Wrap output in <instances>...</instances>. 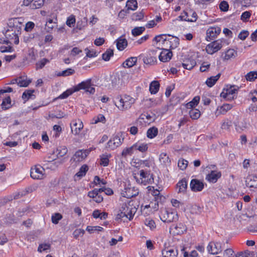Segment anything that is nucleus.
<instances>
[{"label":"nucleus","mask_w":257,"mask_h":257,"mask_svg":"<svg viewBox=\"0 0 257 257\" xmlns=\"http://www.w3.org/2000/svg\"><path fill=\"white\" fill-rule=\"evenodd\" d=\"M21 23L19 21V18H13L9 20L8 25L9 29H8L5 34L7 40L4 41V43L8 44L14 43L17 45L19 43V39L18 35L20 34L21 27Z\"/></svg>","instance_id":"obj_1"},{"label":"nucleus","mask_w":257,"mask_h":257,"mask_svg":"<svg viewBox=\"0 0 257 257\" xmlns=\"http://www.w3.org/2000/svg\"><path fill=\"white\" fill-rule=\"evenodd\" d=\"M138 175H140V178L137 176L136 173L133 174V177L139 184L147 185L152 184L154 182V175L151 173L150 170L142 169L139 171Z\"/></svg>","instance_id":"obj_2"},{"label":"nucleus","mask_w":257,"mask_h":257,"mask_svg":"<svg viewBox=\"0 0 257 257\" xmlns=\"http://www.w3.org/2000/svg\"><path fill=\"white\" fill-rule=\"evenodd\" d=\"M135 101V99L128 95H125L123 98L117 96L115 98V104L119 109L124 110L131 108Z\"/></svg>","instance_id":"obj_3"},{"label":"nucleus","mask_w":257,"mask_h":257,"mask_svg":"<svg viewBox=\"0 0 257 257\" xmlns=\"http://www.w3.org/2000/svg\"><path fill=\"white\" fill-rule=\"evenodd\" d=\"M160 219L165 222L170 223L178 220V214L170 209L164 208L161 210Z\"/></svg>","instance_id":"obj_4"},{"label":"nucleus","mask_w":257,"mask_h":257,"mask_svg":"<svg viewBox=\"0 0 257 257\" xmlns=\"http://www.w3.org/2000/svg\"><path fill=\"white\" fill-rule=\"evenodd\" d=\"M94 84L92 83L91 79H88L85 81L75 85V90L79 91L81 89L85 90V92L90 94H93L95 92Z\"/></svg>","instance_id":"obj_5"},{"label":"nucleus","mask_w":257,"mask_h":257,"mask_svg":"<svg viewBox=\"0 0 257 257\" xmlns=\"http://www.w3.org/2000/svg\"><path fill=\"white\" fill-rule=\"evenodd\" d=\"M119 211L125 215L126 219L131 220L133 218L135 213L136 211V208L135 207H133L130 204L123 203Z\"/></svg>","instance_id":"obj_6"},{"label":"nucleus","mask_w":257,"mask_h":257,"mask_svg":"<svg viewBox=\"0 0 257 257\" xmlns=\"http://www.w3.org/2000/svg\"><path fill=\"white\" fill-rule=\"evenodd\" d=\"M223 41L220 39L214 41L207 45L206 50L208 54H213L217 52L222 47Z\"/></svg>","instance_id":"obj_7"},{"label":"nucleus","mask_w":257,"mask_h":257,"mask_svg":"<svg viewBox=\"0 0 257 257\" xmlns=\"http://www.w3.org/2000/svg\"><path fill=\"white\" fill-rule=\"evenodd\" d=\"M103 188H95L88 193V196L93 199L96 203H99L103 201V198L101 194L104 191Z\"/></svg>","instance_id":"obj_8"},{"label":"nucleus","mask_w":257,"mask_h":257,"mask_svg":"<svg viewBox=\"0 0 257 257\" xmlns=\"http://www.w3.org/2000/svg\"><path fill=\"white\" fill-rule=\"evenodd\" d=\"M123 140V139H121L120 136L116 135L109 140L106 147L113 150L121 145Z\"/></svg>","instance_id":"obj_9"},{"label":"nucleus","mask_w":257,"mask_h":257,"mask_svg":"<svg viewBox=\"0 0 257 257\" xmlns=\"http://www.w3.org/2000/svg\"><path fill=\"white\" fill-rule=\"evenodd\" d=\"M139 194V190L136 189L135 187H132L130 184L128 185L127 187L124 188V190L123 191L122 195L123 197L131 198L135 197Z\"/></svg>","instance_id":"obj_10"},{"label":"nucleus","mask_w":257,"mask_h":257,"mask_svg":"<svg viewBox=\"0 0 257 257\" xmlns=\"http://www.w3.org/2000/svg\"><path fill=\"white\" fill-rule=\"evenodd\" d=\"M221 32L219 27H210L206 31V40L210 41L214 39Z\"/></svg>","instance_id":"obj_11"},{"label":"nucleus","mask_w":257,"mask_h":257,"mask_svg":"<svg viewBox=\"0 0 257 257\" xmlns=\"http://www.w3.org/2000/svg\"><path fill=\"white\" fill-rule=\"evenodd\" d=\"M209 253L212 254H217L222 251L221 244L219 242H210L207 246Z\"/></svg>","instance_id":"obj_12"},{"label":"nucleus","mask_w":257,"mask_h":257,"mask_svg":"<svg viewBox=\"0 0 257 257\" xmlns=\"http://www.w3.org/2000/svg\"><path fill=\"white\" fill-rule=\"evenodd\" d=\"M44 169L41 166H36L31 170V177L34 179H42L43 178Z\"/></svg>","instance_id":"obj_13"},{"label":"nucleus","mask_w":257,"mask_h":257,"mask_svg":"<svg viewBox=\"0 0 257 257\" xmlns=\"http://www.w3.org/2000/svg\"><path fill=\"white\" fill-rule=\"evenodd\" d=\"M204 183L202 181L198 179H192L190 182V188L192 191L194 192H199L204 188Z\"/></svg>","instance_id":"obj_14"},{"label":"nucleus","mask_w":257,"mask_h":257,"mask_svg":"<svg viewBox=\"0 0 257 257\" xmlns=\"http://www.w3.org/2000/svg\"><path fill=\"white\" fill-rule=\"evenodd\" d=\"M191 13H192L191 18H188V12H187L185 11L181 13V15L179 17V18L182 21H185L191 22H196L198 18L196 13L194 11H191Z\"/></svg>","instance_id":"obj_15"},{"label":"nucleus","mask_w":257,"mask_h":257,"mask_svg":"<svg viewBox=\"0 0 257 257\" xmlns=\"http://www.w3.org/2000/svg\"><path fill=\"white\" fill-rule=\"evenodd\" d=\"M162 254L163 257H177L178 252L176 248L167 247L162 250Z\"/></svg>","instance_id":"obj_16"},{"label":"nucleus","mask_w":257,"mask_h":257,"mask_svg":"<svg viewBox=\"0 0 257 257\" xmlns=\"http://www.w3.org/2000/svg\"><path fill=\"white\" fill-rule=\"evenodd\" d=\"M83 127L82 121L80 119L75 120L73 121V125L71 126L72 132L75 135H78Z\"/></svg>","instance_id":"obj_17"},{"label":"nucleus","mask_w":257,"mask_h":257,"mask_svg":"<svg viewBox=\"0 0 257 257\" xmlns=\"http://www.w3.org/2000/svg\"><path fill=\"white\" fill-rule=\"evenodd\" d=\"M173 56L172 52L168 49H163L159 58L161 61L165 62L169 61Z\"/></svg>","instance_id":"obj_18"},{"label":"nucleus","mask_w":257,"mask_h":257,"mask_svg":"<svg viewBox=\"0 0 257 257\" xmlns=\"http://www.w3.org/2000/svg\"><path fill=\"white\" fill-rule=\"evenodd\" d=\"M221 176L220 172L212 171L210 173L206 176V179L210 182L216 183L217 180L221 177Z\"/></svg>","instance_id":"obj_19"},{"label":"nucleus","mask_w":257,"mask_h":257,"mask_svg":"<svg viewBox=\"0 0 257 257\" xmlns=\"http://www.w3.org/2000/svg\"><path fill=\"white\" fill-rule=\"evenodd\" d=\"M245 183L247 187L257 188V176L254 175H248L246 179Z\"/></svg>","instance_id":"obj_20"},{"label":"nucleus","mask_w":257,"mask_h":257,"mask_svg":"<svg viewBox=\"0 0 257 257\" xmlns=\"http://www.w3.org/2000/svg\"><path fill=\"white\" fill-rule=\"evenodd\" d=\"M23 39L25 43H29L34 39L40 41L41 39V37L38 32H36L33 34H26L24 36Z\"/></svg>","instance_id":"obj_21"},{"label":"nucleus","mask_w":257,"mask_h":257,"mask_svg":"<svg viewBox=\"0 0 257 257\" xmlns=\"http://www.w3.org/2000/svg\"><path fill=\"white\" fill-rule=\"evenodd\" d=\"M116 42L117 48L119 51L124 50L127 45V40L122 37H119Z\"/></svg>","instance_id":"obj_22"},{"label":"nucleus","mask_w":257,"mask_h":257,"mask_svg":"<svg viewBox=\"0 0 257 257\" xmlns=\"http://www.w3.org/2000/svg\"><path fill=\"white\" fill-rule=\"evenodd\" d=\"M159 160L162 165L168 166L171 164V160L166 153H161L160 155Z\"/></svg>","instance_id":"obj_23"},{"label":"nucleus","mask_w":257,"mask_h":257,"mask_svg":"<svg viewBox=\"0 0 257 257\" xmlns=\"http://www.w3.org/2000/svg\"><path fill=\"white\" fill-rule=\"evenodd\" d=\"M177 187L179 188L178 193H184L187 188V182L184 178L179 181L177 184Z\"/></svg>","instance_id":"obj_24"},{"label":"nucleus","mask_w":257,"mask_h":257,"mask_svg":"<svg viewBox=\"0 0 257 257\" xmlns=\"http://www.w3.org/2000/svg\"><path fill=\"white\" fill-rule=\"evenodd\" d=\"M137 61V58L136 57H133L126 59L123 63L122 66L123 67L131 68L134 66Z\"/></svg>","instance_id":"obj_25"},{"label":"nucleus","mask_w":257,"mask_h":257,"mask_svg":"<svg viewBox=\"0 0 257 257\" xmlns=\"http://www.w3.org/2000/svg\"><path fill=\"white\" fill-rule=\"evenodd\" d=\"M134 150H138L142 153L146 152L148 149V144L144 143H136L133 145Z\"/></svg>","instance_id":"obj_26"},{"label":"nucleus","mask_w":257,"mask_h":257,"mask_svg":"<svg viewBox=\"0 0 257 257\" xmlns=\"http://www.w3.org/2000/svg\"><path fill=\"white\" fill-rule=\"evenodd\" d=\"M232 107V105L229 104H224L220 107H218L216 111V113L219 115L220 114H225L227 111Z\"/></svg>","instance_id":"obj_27"},{"label":"nucleus","mask_w":257,"mask_h":257,"mask_svg":"<svg viewBox=\"0 0 257 257\" xmlns=\"http://www.w3.org/2000/svg\"><path fill=\"white\" fill-rule=\"evenodd\" d=\"M1 106L3 110H7L11 107V99L10 96H7L3 99Z\"/></svg>","instance_id":"obj_28"},{"label":"nucleus","mask_w":257,"mask_h":257,"mask_svg":"<svg viewBox=\"0 0 257 257\" xmlns=\"http://www.w3.org/2000/svg\"><path fill=\"white\" fill-rule=\"evenodd\" d=\"M221 74L220 73L218 74L215 76H211L210 78H208L206 81V84L207 85L210 87L213 86L216 82L220 78Z\"/></svg>","instance_id":"obj_29"},{"label":"nucleus","mask_w":257,"mask_h":257,"mask_svg":"<svg viewBox=\"0 0 257 257\" xmlns=\"http://www.w3.org/2000/svg\"><path fill=\"white\" fill-rule=\"evenodd\" d=\"M34 92V90H28L27 91H25L22 95V98L25 100V101H27L30 99H34L35 98V95H34L33 93Z\"/></svg>","instance_id":"obj_30"},{"label":"nucleus","mask_w":257,"mask_h":257,"mask_svg":"<svg viewBox=\"0 0 257 257\" xmlns=\"http://www.w3.org/2000/svg\"><path fill=\"white\" fill-rule=\"evenodd\" d=\"M160 84L158 81H153L150 85V91L152 94H156L159 90Z\"/></svg>","instance_id":"obj_31"},{"label":"nucleus","mask_w":257,"mask_h":257,"mask_svg":"<svg viewBox=\"0 0 257 257\" xmlns=\"http://www.w3.org/2000/svg\"><path fill=\"white\" fill-rule=\"evenodd\" d=\"M200 101V96H196L193 99L186 104V107L187 108H193L194 107L197 106Z\"/></svg>","instance_id":"obj_32"},{"label":"nucleus","mask_w":257,"mask_h":257,"mask_svg":"<svg viewBox=\"0 0 257 257\" xmlns=\"http://www.w3.org/2000/svg\"><path fill=\"white\" fill-rule=\"evenodd\" d=\"M86 157V154L84 152H83L81 150H79L75 153L73 156V159L74 161L79 162L84 159Z\"/></svg>","instance_id":"obj_33"},{"label":"nucleus","mask_w":257,"mask_h":257,"mask_svg":"<svg viewBox=\"0 0 257 257\" xmlns=\"http://www.w3.org/2000/svg\"><path fill=\"white\" fill-rule=\"evenodd\" d=\"M111 157V155L103 154L100 156V164L103 166H107L109 164V158Z\"/></svg>","instance_id":"obj_34"},{"label":"nucleus","mask_w":257,"mask_h":257,"mask_svg":"<svg viewBox=\"0 0 257 257\" xmlns=\"http://www.w3.org/2000/svg\"><path fill=\"white\" fill-rule=\"evenodd\" d=\"M31 82L30 80H27L25 77H18V85L20 87H27Z\"/></svg>","instance_id":"obj_35"},{"label":"nucleus","mask_w":257,"mask_h":257,"mask_svg":"<svg viewBox=\"0 0 257 257\" xmlns=\"http://www.w3.org/2000/svg\"><path fill=\"white\" fill-rule=\"evenodd\" d=\"M143 60L146 64L153 65L157 61V59L156 57L149 54L144 57Z\"/></svg>","instance_id":"obj_36"},{"label":"nucleus","mask_w":257,"mask_h":257,"mask_svg":"<svg viewBox=\"0 0 257 257\" xmlns=\"http://www.w3.org/2000/svg\"><path fill=\"white\" fill-rule=\"evenodd\" d=\"M158 128L156 127H152L150 128L147 133L148 138L153 139L155 138L158 134Z\"/></svg>","instance_id":"obj_37"},{"label":"nucleus","mask_w":257,"mask_h":257,"mask_svg":"<svg viewBox=\"0 0 257 257\" xmlns=\"http://www.w3.org/2000/svg\"><path fill=\"white\" fill-rule=\"evenodd\" d=\"M191 109L189 112L190 117L193 119H198L201 115L199 110L195 108Z\"/></svg>","instance_id":"obj_38"},{"label":"nucleus","mask_w":257,"mask_h":257,"mask_svg":"<svg viewBox=\"0 0 257 257\" xmlns=\"http://www.w3.org/2000/svg\"><path fill=\"white\" fill-rule=\"evenodd\" d=\"M126 7L128 10H135L138 8V3L136 0H128L126 2Z\"/></svg>","instance_id":"obj_39"},{"label":"nucleus","mask_w":257,"mask_h":257,"mask_svg":"<svg viewBox=\"0 0 257 257\" xmlns=\"http://www.w3.org/2000/svg\"><path fill=\"white\" fill-rule=\"evenodd\" d=\"M68 150L65 146L59 147L57 148L56 153L58 158L63 157L67 154Z\"/></svg>","instance_id":"obj_40"},{"label":"nucleus","mask_w":257,"mask_h":257,"mask_svg":"<svg viewBox=\"0 0 257 257\" xmlns=\"http://www.w3.org/2000/svg\"><path fill=\"white\" fill-rule=\"evenodd\" d=\"M57 23V18L55 20L49 19L46 24V26L49 30H52L56 25Z\"/></svg>","instance_id":"obj_41"},{"label":"nucleus","mask_w":257,"mask_h":257,"mask_svg":"<svg viewBox=\"0 0 257 257\" xmlns=\"http://www.w3.org/2000/svg\"><path fill=\"white\" fill-rule=\"evenodd\" d=\"M88 170V167L86 165H83L79 169V171L76 174V176L78 177H82L85 175L87 171Z\"/></svg>","instance_id":"obj_42"},{"label":"nucleus","mask_w":257,"mask_h":257,"mask_svg":"<svg viewBox=\"0 0 257 257\" xmlns=\"http://www.w3.org/2000/svg\"><path fill=\"white\" fill-rule=\"evenodd\" d=\"M113 55V51L111 49H107L102 55V59L105 61H108L110 57Z\"/></svg>","instance_id":"obj_43"},{"label":"nucleus","mask_w":257,"mask_h":257,"mask_svg":"<svg viewBox=\"0 0 257 257\" xmlns=\"http://www.w3.org/2000/svg\"><path fill=\"white\" fill-rule=\"evenodd\" d=\"M134 149L133 148V145L130 147L124 149L122 153L121 156L123 157L126 158L127 156H131L133 154Z\"/></svg>","instance_id":"obj_44"},{"label":"nucleus","mask_w":257,"mask_h":257,"mask_svg":"<svg viewBox=\"0 0 257 257\" xmlns=\"http://www.w3.org/2000/svg\"><path fill=\"white\" fill-rule=\"evenodd\" d=\"M75 71L72 68H68L66 70L62 71L61 72H59L57 75L58 76H68L70 75L74 74Z\"/></svg>","instance_id":"obj_45"},{"label":"nucleus","mask_w":257,"mask_h":257,"mask_svg":"<svg viewBox=\"0 0 257 257\" xmlns=\"http://www.w3.org/2000/svg\"><path fill=\"white\" fill-rule=\"evenodd\" d=\"M237 54V52H235L233 49H229L228 50L224 56V59L226 60H228L232 57H235Z\"/></svg>","instance_id":"obj_46"},{"label":"nucleus","mask_w":257,"mask_h":257,"mask_svg":"<svg viewBox=\"0 0 257 257\" xmlns=\"http://www.w3.org/2000/svg\"><path fill=\"white\" fill-rule=\"evenodd\" d=\"M99 122L102 123H105V118L104 116L101 114H99L97 116L94 117L92 119V123L96 124Z\"/></svg>","instance_id":"obj_47"},{"label":"nucleus","mask_w":257,"mask_h":257,"mask_svg":"<svg viewBox=\"0 0 257 257\" xmlns=\"http://www.w3.org/2000/svg\"><path fill=\"white\" fill-rule=\"evenodd\" d=\"M145 30V28L144 27H136L132 31V35L137 36L141 35Z\"/></svg>","instance_id":"obj_48"},{"label":"nucleus","mask_w":257,"mask_h":257,"mask_svg":"<svg viewBox=\"0 0 257 257\" xmlns=\"http://www.w3.org/2000/svg\"><path fill=\"white\" fill-rule=\"evenodd\" d=\"M246 79L248 81H252L257 78V72L251 71L248 73L245 76Z\"/></svg>","instance_id":"obj_49"},{"label":"nucleus","mask_w":257,"mask_h":257,"mask_svg":"<svg viewBox=\"0 0 257 257\" xmlns=\"http://www.w3.org/2000/svg\"><path fill=\"white\" fill-rule=\"evenodd\" d=\"M103 228L100 226H88L86 228V230L89 232L90 233H93L95 231H101Z\"/></svg>","instance_id":"obj_50"},{"label":"nucleus","mask_w":257,"mask_h":257,"mask_svg":"<svg viewBox=\"0 0 257 257\" xmlns=\"http://www.w3.org/2000/svg\"><path fill=\"white\" fill-rule=\"evenodd\" d=\"M62 218V215L59 213H56L52 215L51 219L53 223L56 224Z\"/></svg>","instance_id":"obj_51"},{"label":"nucleus","mask_w":257,"mask_h":257,"mask_svg":"<svg viewBox=\"0 0 257 257\" xmlns=\"http://www.w3.org/2000/svg\"><path fill=\"white\" fill-rule=\"evenodd\" d=\"M188 163V161L186 160L183 159H180L178 163V166L180 169L184 170L186 168Z\"/></svg>","instance_id":"obj_52"},{"label":"nucleus","mask_w":257,"mask_h":257,"mask_svg":"<svg viewBox=\"0 0 257 257\" xmlns=\"http://www.w3.org/2000/svg\"><path fill=\"white\" fill-rule=\"evenodd\" d=\"M232 125V122L231 120L226 119L224 120L221 124V128L223 130H229L230 127Z\"/></svg>","instance_id":"obj_53"},{"label":"nucleus","mask_w":257,"mask_h":257,"mask_svg":"<svg viewBox=\"0 0 257 257\" xmlns=\"http://www.w3.org/2000/svg\"><path fill=\"white\" fill-rule=\"evenodd\" d=\"M75 18L73 15H71L67 18L66 21V24L68 26L70 27H73L75 23Z\"/></svg>","instance_id":"obj_54"},{"label":"nucleus","mask_w":257,"mask_h":257,"mask_svg":"<svg viewBox=\"0 0 257 257\" xmlns=\"http://www.w3.org/2000/svg\"><path fill=\"white\" fill-rule=\"evenodd\" d=\"M220 96L226 99V100H231L235 98H236V96L233 95L232 94H228L227 93L223 91L221 94Z\"/></svg>","instance_id":"obj_55"},{"label":"nucleus","mask_w":257,"mask_h":257,"mask_svg":"<svg viewBox=\"0 0 257 257\" xmlns=\"http://www.w3.org/2000/svg\"><path fill=\"white\" fill-rule=\"evenodd\" d=\"M219 8L222 12H226L228 10L229 5L226 1H223L219 4Z\"/></svg>","instance_id":"obj_56"},{"label":"nucleus","mask_w":257,"mask_h":257,"mask_svg":"<svg viewBox=\"0 0 257 257\" xmlns=\"http://www.w3.org/2000/svg\"><path fill=\"white\" fill-rule=\"evenodd\" d=\"M196 65V62L195 61L192 60L190 61V63L187 62L182 63L183 67L184 68L187 70H191Z\"/></svg>","instance_id":"obj_57"},{"label":"nucleus","mask_w":257,"mask_h":257,"mask_svg":"<svg viewBox=\"0 0 257 257\" xmlns=\"http://www.w3.org/2000/svg\"><path fill=\"white\" fill-rule=\"evenodd\" d=\"M153 41H156L157 43H159L161 41L164 42L167 41L166 35L161 34L160 35L156 36L153 39Z\"/></svg>","instance_id":"obj_58"},{"label":"nucleus","mask_w":257,"mask_h":257,"mask_svg":"<svg viewBox=\"0 0 257 257\" xmlns=\"http://www.w3.org/2000/svg\"><path fill=\"white\" fill-rule=\"evenodd\" d=\"M45 0L35 1L32 5L31 6L32 9H36L40 8L44 5Z\"/></svg>","instance_id":"obj_59"},{"label":"nucleus","mask_w":257,"mask_h":257,"mask_svg":"<svg viewBox=\"0 0 257 257\" xmlns=\"http://www.w3.org/2000/svg\"><path fill=\"white\" fill-rule=\"evenodd\" d=\"M144 15L142 12L134 13L132 15V19L135 21L141 20L144 18Z\"/></svg>","instance_id":"obj_60"},{"label":"nucleus","mask_w":257,"mask_h":257,"mask_svg":"<svg viewBox=\"0 0 257 257\" xmlns=\"http://www.w3.org/2000/svg\"><path fill=\"white\" fill-rule=\"evenodd\" d=\"M84 21H80L77 22L76 28L80 30L82 29L84 27H85V26L87 25L86 18H84Z\"/></svg>","instance_id":"obj_61"},{"label":"nucleus","mask_w":257,"mask_h":257,"mask_svg":"<svg viewBox=\"0 0 257 257\" xmlns=\"http://www.w3.org/2000/svg\"><path fill=\"white\" fill-rule=\"evenodd\" d=\"M50 248V244L49 243H44L40 244L38 249V251L42 252Z\"/></svg>","instance_id":"obj_62"},{"label":"nucleus","mask_w":257,"mask_h":257,"mask_svg":"<svg viewBox=\"0 0 257 257\" xmlns=\"http://www.w3.org/2000/svg\"><path fill=\"white\" fill-rule=\"evenodd\" d=\"M48 62L47 59L44 58L36 64L37 69H42Z\"/></svg>","instance_id":"obj_63"},{"label":"nucleus","mask_w":257,"mask_h":257,"mask_svg":"<svg viewBox=\"0 0 257 257\" xmlns=\"http://www.w3.org/2000/svg\"><path fill=\"white\" fill-rule=\"evenodd\" d=\"M249 32L246 30L242 31L238 35V37L241 40H244L248 36Z\"/></svg>","instance_id":"obj_64"}]
</instances>
